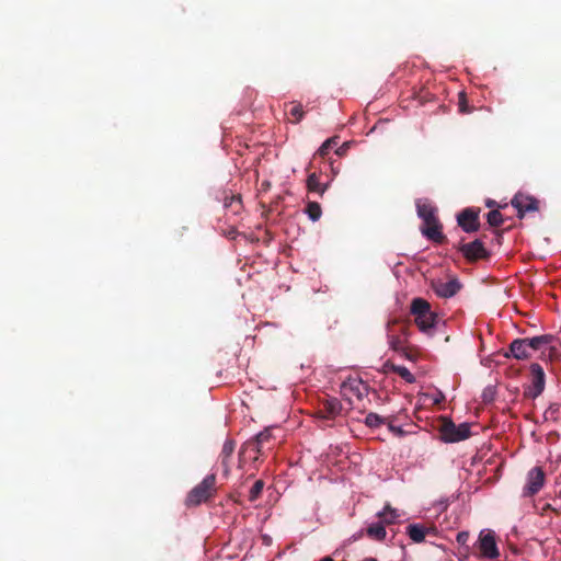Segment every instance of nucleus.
Returning a JSON list of instances; mask_svg holds the SVG:
<instances>
[{"mask_svg":"<svg viewBox=\"0 0 561 561\" xmlns=\"http://www.w3.org/2000/svg\"><path fill=\"white\" fill-rule=\"evenodd\" d=\"M410 313L414 317V323L421 332L432 334L438 318L427 300L421 297L413 298L410 305Z\"/></svg>","mask_w":561,"mask_h":561,"instance_id":"nucleus-1","label":"nucleus"},{"mask_svg":"<svg viewBox=\"0 0 561 561\" xmlns=\"http://www.w3.org/2000/svg\"><path fill=\"white\" fill-rule=\"evenodd\" d=\"M217 493L216 474H207L186 495L185 505L188 507L198 506L213 499Z\"/></svg>","mask_w":561,"mask_h":561,"instance_id":"nucleus-2","label":"nucleus"},{"mask_svg":"<svg viewBox=\"0 0 561 561\" xmlns=\"http://www.w3.org/2000/svg\"><path fill=\"white\" fill-rule=\"evenodd\" d=\"M410 334V323L401 322L398 319L388 321L387 337L391 350L396 352H404V346Z\"/></svg>","mask_w":561,"mask_h":561,"instance_id":"nucleus-3","label":"nucleus"},{"mask_svg":"<svg viewBox=\"0 0 561 561\" xmlns=\"http://www.w3.org/2000/svg\"><path fill=\"white\" fill-rule=\"evenodd\" d=\"M439 434L444 442L456 443L470 436V427L467 423L456 425L451 420L442 417Z\"/></svg>","mask_w":561,"mask_h":561,"instance_id":"nucleus-4","label":"nucleus"},{"mask_svg":"<svg viewBox=\"0 0 561 561\" xmlns=\"http://www.w3.org/2000/svg\"><path fill=\"white\" fill-rule=\"evenodd\" d=\"M458 250L463 257L471 263L479 260H489L491 256L490 251L486 250L481 239H476L468 243H460Z\"/></svg>","mask_w":561,"mask_h":561,"instance_id":"nucleus-5","label":"nucleus"},{"mask_svg":"<svg viewBox=\"0 0 561 561\" xmlns=\"http://www.w3.org/2000/svg\"><path fill=\"white\" fill-rule=\"evenodd\" d=\"M530 374L531 385L525 389L524 396L526 398L536 399L545 390L546 375L543 368L538 363L530 365Z\"/></svg>","mask_w":561,"mask_h":561,"instance_id":"nucleus-6","label":"nucleus"},{"mask_svg":"<svg viewBox=\"0 0 561 561\" xmlns=\"http://www.w3.org/2000/svg\"><path fill=\"white\" fill-rule=\"evenodd\" d=\"M546 474L541 467L531 468L526 477V483L523 489L524 497L536 495L545 485Z\"/></svg>","mask_w":561,"mask_h":561,"instance_id":"nucleus-7","label":"nucleus"},{"mask_svg":"<svg viewBox=\"0 0 561 561\" xmlns=\"http://www.w3.org/2000/svg\"><path fill=\"white\" fill-rule=\"evenodd\" d=\"M479 215L480 208H465L457 215V224L467 233L477 232L481 226Z\"/></svg>","mask_w":561,"mask_h":561,"instance_id":"nucleus-8","label":"nucleus"},{"mask_svg":"<svg viewBox=\"0 0 561 561\" xmlns=\"http://www.w3.org/2000/svg\"><path fill=\"white\" fill-rule=\"evenodd\" d=\"M477 546L482 558L494 560L500 556L493 531H481Z\"/></svg>","mask_w":561,"mask_h":561,"instance_id":"nucleus-9","label":"nucleus"},{"mask_svg":"<svg viewBox=\"0 0 561 561\" xmlns=\"http://www.w3.org/2000/svg\"><path fill=\"white\" fill-rule=\"evenodd\" d=\"M511 203L512 206L517 209L519 217H523L526 213L537 211L539 209V201L534 196L523 193L516 194Z\"/></svg>","mask_w":561,"mask_h":561,"instance_id":"nucleus-10","label":"nucleus"},{"mask_svg":"<svg viewBox=\"0 0 561 561\" xmlns=\"http://www.w3.org/2000/svg\"><path fill=\"white\" fill-rule=\"evenodd\" d=\"M342 410V404L336 398H328L321 401L317 416L321 420H334Z\"/></svg>","mask_w":561,"mask_h":561,"instance_id":"nucleus-11","label":"nucleus"},{"mask_svg":"<svg viewBox=\"0 0 561 561\" xmlns=\"http://www.w3.org/2000/svg\"><path fill=\"white\" fill-rule=\"evenodd\" d=\"M368 385L360 379H348L342 383L344 396H354L362 400L368 394Z\"/></svg>","mask_w":561,"mask_h":561,"instance_id":"nucleus-12","label":"nucleus"},{"mask_svg":"<svg viewBox=\"0 0 561 561\" xmlns=\"http://www.w3.org/2000/svg\"><path fill=\"white\" fill-rule=\"evenodd\" d=\"M461 288V284L457 278L448 282H437L433 284V289L438 297L450 298L454 297Z\"/></svg>","mask_w":561,"mask_h":561,"instance_id":"nucleus-13","label":"nucleus"},{"mask_svg":"<svg viewBox=\"0 0 561 561\" xmlns=\"http://www.w3.org/2000/svg\"><path fill=\"white\" fill-rule=\"evenodd\" d=\"M529 346H527L525 339H515L511 344L508 352L504 354L506 358L514 357L516 359H527L530 357Z\"/></svg>","mask_w":561,"mask_h":561,"instance_id":"nucleus-14","label":"nucleus"},{"mask_svg":"<svg viewBox=\"0 0 561 561\" xmlns=\"http://www.w3.org/2000/svg\"><path fill=\"white\" fill-rule=\"evenodd\" d=\"M236 448V442L233 439H226L221 451L219 454V461L222 467V473L225 477L230 474V459Z\"/></svg>","mask_w":561,"mask_h":561,"instance_id":"nucleus-15","label":"nucleus"},{"mask_svg":"<svg viewBox=\"0 0 561 561\" xmlns=\"http://www.w3.org/2000/svg\"><path fill=\"white\" fill-rule=\"evenodd\" d=\"M263 448L264 446L257 442L256 438H252L248 442H245L239 451V461L240 463L243 462L245 456L248 453L254 454L253 459L257 460L259 456L263 455Z\"/></svg>","mask_w":561,"mask_h":561,"instance_id":"nucleus-16","label":"nucleus"},{"mask_svg":"<svg viewBox=\"0 0 561 561\" xmlns=\"http://www.w3.org/2000/svg\"><path fill=\"white\" fill-rule=\"evenodd\" d=\"M421 231L423 236L435 243L443 244L447 241L446 236L443 233V226L440 222L432 225L431 227H422Z\"/></svg>","mask_w":561,"mask_h":561,"instance_id":"nucleus-17","label":"nucleus"},{"mask_svg":"<svg viewBox=\"0 0 561 561\" xmlns=\"http://www.w3.org/2000/svg\"><path fill=\"white\" fill-rule=\"evenodd\" d=\"M407 534L412 541L420 543L424 541L427 528L421 524H411L407 527Z\"/></svg>","mask_w":561,"mask_h":561,"instance_id":"nucleus-18","label":"nucleus"},{"mask_svg":"<svg viewBox=\"0 0 561 561\" xmlns=\"http://www.w3.org/2000/svg\"><path fill=\"white\" fill-rule=\"evenodd\" d=\"M552 340L553 336L550 334H543L530 339H525L527 346H529V350L533 351L541 350L543 346L550 344Z\"/></svg>","mask_w":561,"mask_h":561,"instance_id":"nucleus-19","label":"nucleus"},{"mask_svg":"<svg viewBox=\"0 0 561 561\" xmlns=\"http://www.w3.org/2000/svg\"><path fill=\"white\" fill-rule=\"evenodd\" d=\"M307 188L308 191L318 193L322 196L328 188V184L320 183L319 175L317 173H311L307 179Z\"/></svg>","mask_w":561,"mask_h":561,"instance_id":"nucleus-20","label":"nucleus"},{"mask_svg":"<svg viewBox=\"0 0 561 561\" xmlns=\"http://www.w3.org/2000/svg\"><path fill=\"white\" fill-rule=\"evenodd\" d=\"M366 531L369 538L377 541L385 540L387 535L386 528L382 525V523L371 524Z\"/></svg>","mask_w":561,"mask_h":561,"instance_id":"nucleus-21","label":"nucleus"},{"mask_svg":"<svg viewBox=\"0 0 561 561\" xmlns=\"http://www.w3.org/2000/svg\"><path fill=\"white\" fill-rule=\"evenodd\" d=\"M416 208H417V215L420 218H422L423 221H428V220L433 221V218L436 217V209L431 204L417 203Z\"/></svg>","mask_w":561,"mask_h":561,"instance_id":"nucleus-22","label":"nucleus"},{"mask_svg":"<svg viewBox=\"0 0 561 561\" xmlns=\"http://www.w3.org/2000/svg\"><path fill=\"white\" fill-rule=\"evenodd\" d=\"M560 411H561L560 403H557V402L550 403L549 407L543 412L545 421H551L553 423H558L560 420Z\"/></svg>","mask_w":561,"mask_h":561,"instance_id":"nucleus-23","label":"nucleus"},{"mask_svg":"<svg viewBox=\"0 0 561 561\" xmlns=\"http://www.w3.org/2000/svg\"><path fill=\"white\" fill-rule=\"evenodd\" d=\"M306 213L312 221L319 220L322 215L320 204L317 202H309L306 206Z\"/></svg>","mask_w":561,"mask_h":561,"instance_id":"nucleus-24","label":"nucleus"},{"mask_svg":"<svg viewBox=\"0 0 561 561\" xmlns=\"http://www.w3.org/2000/svg\"><path fill=\"white\" fill-rule=\"evenodd\" d=\"M390 368L393 373L398 374L407 382L413 383L415 381V377L411 374V371L407 367L391 364Z\"/></svg>","mask_w":561,"mask_h":561,"instance_id":"nucleus-25","label":"nucleus"},{"mask_svg":"<svg viewBox=\"0 0 561 561\" xmlns=\"http://www.w3.org/2000/svg\"><path fill=\"white\" fill-rule=\"evenodd\" d=\"M290 105L289 114L294 117L293 123H299L305 116L302 105L299 102H291Z\"/></svg>","mask_w":561,"mask_h":561,"instance_id":"nucleus-26","label":"nucleus"},{"mask_svg":"<svg viewBox=\"0 0 561 561\" xmlns=\"http://www.w3.org/2000/svg\"><path fill=\"white\" fill-rule=\"evenodd\" d=\"M225 207L231 208L234 214L239 213L242 208L241 197L239 195H231L225 198Z\"/></svg>","mask_w":561,"mask_h":561,"instance_id":"nucleus-27","label":"nucleus"},{"mask_svg":"<svg viewBox=\"0 0 561 561\" xmlns=\"http://www.w3.org/2000/svg\"><path fill=\"white\" fill-rule=\"evenodd\" d=\"M264 489V482L263 480H256L249 492V501L254 502L256 501L263 492Z\"/></svg>","mask_w":561,"mask_h":561,"instance_id":"nucleus-28","label":"nucleus"},{"mask_svg":"<svg viewBox=\"0 0 561 561\" xmlns=\"http://www.w3.org/2000/svg\"><path fill=\"white\" fill-rule=\"evenodd\" d=\"M337 144V137L327 139L318 149L317 154L324 158L329 151Z\"/></svg>","mask_w":561,"mask_h":561,"instance_id":"nucleus-29","label":"nucleus"},{"mask_svg":"<svg viewBox=\"0 0 561 561\" xmlns=\"http://www.w3.org/2000/svg\"><path fill=\"white\" fill-rule=\"evenodd\" d=\"M486 220L491 227H499L503 224V215L494 209L488 213Z\"/></svg>","mask_w":561,"mask_h":561,"instance_id":"nucleus-30","label":"nucleus"},{"mask_svg":"<svg viewBox=\"0 0 561 561\" xmlns=\"http://www.w3.org/2000/svg\"><path fill=\"white\" fill-rule=\"evenodd\" d=\"M383 423V419L377 413H368L365 419V424L369 427H378Z\"/></svg>","mask_w":561,"mask_h":561,"instance_id":"nucleus-31","label":"nucleus"},{"mask_svg":"<svg viewBox=\"0 0 561 561\" xmlns=\"http://www.w3.org/2000/svg\"><path fill=\"white\" fill-rule=\"evenodd\" d=\"M272 428H265L262 432H260L257 435H255L254 438L257 439L259 443H261L263 446L268 443L272 439Z\"/></svg>","mask_w":561,"mask_h":561,"instance_id":"nucleus-32","label":"nucleus"},{"mask_svg":"<svg viewBox=\"0 0 561 561\" xmlns=\"http://www.w3.org/2000/svg\"><path fill=\"white\" fill-rule=\"evenodd\" d=\"M378 516L383 518L387 524H391L397 517L394 511L389 506H387L383 512L379 513Z\"/></svg>","mask_w":561,"mask_h":561,"instance_id":"nucleus-33","label":"nucleus"},{"mask_svg":"<svg viewBox=\"0 0 561 561\" xmlns=\"http://www.w3.org/2000/svg\"><path fill=\"white\" fill-rule=\"evenodd\" d=\"M458 99H459L458 100L459 112H461V113H469L470 108L468 107L466 93L465 92H460L458 94Z\"/></svg>","mask_w":561,"mask_h":561,"instance_id":"nucleus-34","label":"nucleus"},{"mask_svg":"<svg viewBox=\"0 0 561 561\" xmlns=\"http://www.w3.org/2000/svg\"><path fill=\"white\" fill-rule=\"evenodd\" d=\"M457 542L460 545H465L469 539V533L467 531H460L457 534Z\"/></svg>","mask_w":561,"mask_h":561,"instance_id":"nucleus-35","label":"nucleus"},{"mask_svg":"<svg viewBox=\"0 0 561 561\" xmlns=\"http://www.w3.org/2000/svg\"><path fill=\"white\" fill-rule=\"evenodd\" d=\"M350 148V144L348 142H344L342 146H340L336 150H335V153L339 156V157H342L346 153L347 149Z\"/></svg>","mask_w":561,"mask_h":561,"instance_id":"nucleus-36","label":"nucleus"},{"mask_svg":"<svg viewBox=\"0 0 561 561\" xmlns=\"http://www.w3.org/2000/svg\"><path fill=\"white\" fill-rule=\"evenodd\" d=\"M439 222L438 218L437 217H434L433 218V221L432 220H428V221H424V227H431L432 225H435Z\"/></svg>","mask_w":561,"mask_h":561,"instance_id":"nucleus-37","label":"nucleus"},{"mask_svg":"<svg viewBox=\"0 0 561 561\" xmlns=\"http://www.w3.org/2000/svg\"><path fill=\"white\" fill-rule=\"evenodd\" d=\"M444 400H445V396L442 392H439L438 397L435 398L434 403L438 404Z\"/></svg>","mask_w":561,"mask_h":561,"instance_id":"nucleus-38","label":"nucleus"},{"mask_svg":"<svg viewBox=\"0 0 561 561\" xmlns=\"http://www.w3.org/2000/svg\"><path fill=\"white\" fill-rule=\"evenodd\" d=\"M494 204H495V202H494V201H488V202H486V206H488V207H492Z\"/></svg>","mask_w":561,"mask_h":561,"instance_id":"nucleus-39","label":"nucleus"},{"mask_svg":"<svg viewBox=\"0 0 561 561\" xmlns=\"http://www.w3.org/2000/svg\"><path fill=\"white\" fill-rule=\"evenodd\" d=\"M320 561H334L331 557H324Z\"/></svg>","mask_w":561,"mask_h":561,"instance_id":"nucleus-40","label":"nucleus"},{"mask_svg":"<svg viewBox=\"0 0 561 561\" xmlns=\"http://www.w3.org/2000/svg\"><path fill=\"white\" fill-rule=\"evenodd\" d=\"M363 561H377L375 558H365Z\"/></svg>","mask_w":561,"mask_h":561,"instance_id":"nucleus-41","label":"nucleus"},{"mask_svg":"<svg viewBox=\"0 0 561 561\" xmlns=\"http://www.w3.org/2000/svg\"><path fill=\"white\" fill-rule=\"evenodd\" d=\"M559 496L561 497V491H560V493H559Z\"/></svg>","mask_w":561,"mask_h":561,"instance_id":"nucleus-42","label":"nucleus"}]
</instances>
